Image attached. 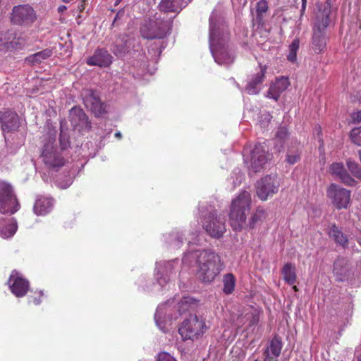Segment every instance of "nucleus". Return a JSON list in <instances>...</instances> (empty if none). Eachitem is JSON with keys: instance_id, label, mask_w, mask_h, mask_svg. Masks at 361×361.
Listing matches in <instances>:
<instances>
[{"instance_id": "11", "label": "nucleus", "mask_w": 361, "mask_h": 361, "mask_svg": "<svg viewBox=\"0 0 361 361\" xmlns=\"http://www.w3.org/2000/svg\"><path fill=\"white\" fill-rule=\"evenodd\" d=\"M329 23V18L327 13H322V17L317 16V22L313 29L312 39V49L316 54L324 51L326 45V38L324 30Z\"/></svg>"}, {"instance_id": "50", "label": "nucleus", "mask_w": 361, "mask_h": 361, "mask_svg": "<svg viewBox=\"0 0 361 361\" xmlns=\"http://www.w3.org/2000/svg\"><path fill=\"white\" fill-rule=\"evenodd\" d=\"M262 118H264V121L262 122L261 125L263 126V127H265L267 123H268L271 118V116L269 114H264L262 115Z\"/></svg>"}, {"instance_id": "21", "label": "nucleus", "mask_w": 361, "mask_h": 361, "mask_svg": "<svg viewBox=\"0 0 361 361\" xmlns=\"http://www.w3.org/2000/svg\"><path fill=\"white\" fill-rule=\"evenodd\" d=\"M329 171L346 185L354 186L356 184L355 180L348 173L341 162L333 163L329 167Z\"/></svg>"}, {"instance_id": "28", "label": "nucleus", "mask_w": 361, "mask_h": 361, "mask_svg": "<svg viewBox=\"0 0 361 361\" xmlns=\"http://www.w3.org/2000/svg\"><path fill=\"white\" fill-rule=\"evenodd\" d=\"M186 4L184 0H161L159 7L164 13H179Z\"/></svg>"}, {"instance_id": "53", "label": "nucleus", "mask_w": 361, "mask_h": 361, "mask_svg": "<svg viewBox=\"0 0 361 361\" xmlns=\"http://www.w3.org/2000/svg\"><path fill=\"white\" fill-rule=\"evenodd\" d=\"M115 137H118V138H121V133L120 132H117L115 133Z\"/></svg>"}, {"instance_id": "61", "label": "nucleus", "mask_w": 361, "mask_h": 361, "mask_svg": "<svg viewBox=\"0 0 361 361\" xmlns=\"http://www.w3.org/2000/svg\"><path fill=\"white\" fill-rule=\"evenodd\" d=\"M63 1L66 2V1H67V0H63Z\"/></svg>"}, {"instance_id": "25", "label": "nucleus", "mask_w": 361, "mask_h": 361, "mask_svg": "<svg viewBox=\"0 0 361 361\" xmlns=\"http://www.w3.org/2000/svg\"><path fill=\"white\" fill-rule=\"evenodd\" d=\"M289 85V82L287 78L281 77L277 78L276 81L269 87L267 93V97L277 101L281 94L284 92Z\"/></svg>"}, {"instance_id": "35", "label": "nucleus", "mask_w": 361, "mask_h": 361, "mask_svg": "<svg viewBox=\"0 0 361 361\" xmlns=\"http://www.w3.org/2000/svg\"><path fill=\"white\" fill-rule=\"evenodd\" d=\"M282 348V342L280 338L275 336L271 341L269 345L265 351L266 356L270 357L272 355L274 357H277L279 356Z\"/></svg>"}, {"instance_id": "39", "label": "nucleus", "mask_w": 361, "mask_h": 361, "mask_svg": "<svg viewBox=\"0 0 361 361\" xmlns=\"http://www.w3.org/2000/svg\"><path fill=\"white\" fill-rule=\"evenodd\" d=\"M268 10V4L266 0H259L256 6L257 11V20L262 22L263 20L264 15Z\"/></svg>"}, {"instance_id": "38", "label": "nucleus", "mask_w": 361, "mask_h": 361, "mask_svg": "<svg viewBox=\"0 0 361 361\" xmlns=\"http://www.w3.org/2000/svg\"><path fill=\"white\" fill-rule=\"evenodd\" d=\"M300 47V40L298 38L293 39L288 47V54L287 59L290 62H295L297 59V52Z\"/></svg>"}, {"instance_id": "60", "label": "nucleus", "mask_w": 361, "mask_h": 361, "mask_svg": "<svg viewBox=\"0 0 361 361\" xmlns=\"http://www.w3.org/2000/svg\"><path fill=\"white\" fill-rule=\"evenodd\" d=\"M360 245H361V238L357 240Z\"/></svg>"}, {"instance_id": "29", "label": "nucleus", "mask_w": 361, "mask_h": 361, "mask_svg": "<svg viewBox=\"0 0 361 361\" xmlns=\"http://www.w3.org/2000/svg\"><path fill=\"white\" fill-rule=\"evenodd\" d=\"M334 273L336 275L337 280L339 281H343L348 278L349 276V270L345 259H338L334 262Z\"/></svg>"}, {"instance_id": "58", "label": "nucleus", "mask_w": 361, "mask_h": 361, "mask_svg": "<svg viewBox=\"0 0 361 361\" xmlns=\"http://www.w3.org/2000/svg\"><path fill=\"white\" fill-rule=\"evenodd\" d=\"M3 5H4V4L2 3V1H1V0H0V8H1V9H3V8H2V6H3Z\"/></svg>"}, {"instance_id": "2", "label": "nucleus", "mask_w": 361, "mask_h": 361, "mask_svg": "<svg viewBox=\"0 0 361 361\" xmlns=\"http://www.w3.org/2000/svg\"><path fill=\"white\" fill-rule=\"evenodd\" d=\"M196 264V276L203 283H211L224 269L219 255L212 250H196L185 253L183 264Z\"/></svg>"}, {"instance_id": "10", "label": "nucleus", "mask_w": 361, "mask_h": 361, "mask_svg": "<svg viewBox=\"0 0 361 361\" xmlns=\"http://www.w3.org/2000/svg\"><path fill=\"white\" fill-rule=\"evenodd\" d=\"M41 159L44 165L52 170H58L65 164L66 160L54 140H49L42 147Z\"/></svg>"}, {"instance_id": "1", "label": "nucleus", "mask_w": 361, "mask_h": 361, "mask_svg": "<svg viewBox=\"0 0 361 361\" xmlns=\"http://www.w3.org/2000/svg\"><path fill=\"white\" fill-rule=\"evenodd\" d=\"M229 33L221 13L214 9L209 18V49L214 61L228 66L234 61L233 51L227 45Z\"/></svg>"}, {"instance_id": "37", "label": "nucleus", "mask_w": 361, "mask_h": 361, "mask_svg": "<svg viewBox=\"0 0 361 361\" xmlns=\"http://www.w3.org/2000/svg\"><path fill=\"white\" fill-rule=\"evenodd\" d=\"M166 240L173 247H179L183 242V234L179 231H174L168 235Z\"/></svg>"}, {"instance_id": "26", "label": "nucleus", "mask_w": 361, "mask_h": 361, "mask_svg": "<svg viewBox=\"0 0 361 361\" xmlns=\"http://www.w3.org/2000/svg\"><path fill=\"white\" fill-rule=\"evenodd\" d=\"M54 207V200L48 197H39L36 200L34 205V212L37 215H46L49 213Z\"/></svg>"}, {"instance_id": "24", "label": "nucleus", "mask_w": 361, "mask_h": 361, "mask_svg": "<svg viewBox=\"0 0 361 361\" xmlns=\"http://www.w3.org/2000/svg\"><path fill=\"white\" fill-rule=\"evenodd\" d=\"M112 62V57L106 50L99 49L95 51L93 56L88 58L87 63L90 66L100 67L109 66Z\"/></svg>"}, {"instance_id": "47", "label": "nucleus", "mask_w": 361, "mask_h": 361, "mask_svg": "<svg viewBox=\"0 0 361 361\" xmlns=\"http://www.w3.org/2000/svg\"><path fill=\"white\" fill-rule=\"evenodd\" d=\"M36 296L33 297L32 300H29V303L32 302L35 305H39L41 303V298L44 295L43 291L39 290L37 293H35Z\"/></svg>"}, {"instance_id": "6", "label": "nucleus", "mask_w": 361, "mask_h": 361, "mask_svg": "<svg viewBox=\"0 0 361 361\" xmlns=\"http://www.w3.org/2000/svg\"><path fill=\"white\" fill-rule=\"evenodd\" d=\"M199 209L202 218V227L207 233L215 238L223 236L226 231L224 216L218 214L212 206L200 205Z\"/></svg>"}, {"instance_id": "52", "label": "nucleus", "mask_w": 361, "mask_h": 361, "mask_svg": "<svg viewBox=\"0 0 361 361\" xmlns=\"http://www.w3.org/2000/svg\"><path fill=\"white\" fill-rule=\"evenodd\" d=\"M66 9V6L61 5L58 7L59 13H63Z\"/></svg>"}, {"instance_id": "32", "label": "nucleus", "mask_w": 361, "mask_h": 361, "mask_svg": "<svg viewBox=\"0 0 361 361\" xmlns=\"http://www.w3.org/2000/svg\"><path fill=\"white\" fill-rule=\"evenodd\" d=\"M329 237L334 240V241L343 247H348V238L341 232V231L336 226H331L329 231Z\"/></svg>"}, {"instance_id": "5", "label": "nucleus", "mask_w": 361, "mask_h": 361, "mask_svg": "<svg viewBox=\"0 0 361 361\" xmlns=\"http://www.w3.org/2000/svg\"><path fill=\"white\" fill-rule=\"evenodd\" d=\"M252 196L250 192L243 190L231 200L229 210L231 226L235 231H240L246 223L250 211Z\"/></svg>"}, {"instance_id": "57", "label": "nucleus", "mask_w": 361, "mask_h": 361, "mask_svg": "<svg viewBox=\"0 0 361 361\" xmlns=\"http://www.w3.org/2000/svg\"><path fill=\"white\" fill-rule=\"evenodd\" d=\"M122 0H116L115 5H118Z\"/></svg>"}, {"instance_id": "9", "label": "nucleus", "mask_w": 361, "mask_h": 361, "mask_svg": "<svg viewBox=\"0 0 361 361\" xmlns=\"http://www.w3.org/2000/svg\"><path fill=\"white\" fill-rule=\"evenodd\" d=\"M268 159L266 147L262 144L255 145L249 154L244 155V161L250 176L263 170Z\"/></svg>"}, {"instance_id": "44", "label": "nucleus", "mask_w": 361, "mask_h": 361, "mask_svg": "<svg viewBox=\"0 0 361 361\" xmlns=\"http://www.w3.org/2000/svg\"><path fill=\"white\" fill-rule=\"evenodd\" d=\"M156 361H177L170 353L166 352L159 353L156 357Z\"/></svg>"}, {"instance_id": "30", "label": "nucleus", "mask_w": 361, "mask_h": 361, "mask_svg": "<svg viewBox=\"0 0 361 361\" xmlns=\"http://www.w3.org/2000/svg\"><path fill=\"white\" fill-rule=\"evenodd\" d=\"M18 228L17 221L15 219H7L4 224H0V236L3 238L12 237Z\"/></svg>"}, {"instance_id": "31", "label": "nucleus", "mask_w": 361, "mask_h": 361, "mask_svg": "<svg viewBox=\"0 0 361 361\" xmlns=\"http://www.w3.org/2000/svg\"><path fill=\"white\" fill-rule=\"evenodd\" d=\"M267 211L262 207H258L249 220L250 228H253L256 226L262 224L267 220Z\"/></svg>"}, {"instance_id": "41", "label": "nucleus", "mask_w": 361, "mask_h": 361, "mask_svg": "<svg viewBox=\"0 0 361 361\" xmlns=\"http://www.w3.org/2000/svg\"><path fill=\"white\" fill-rule=\"evenodd\" d=\"M244 179V174L240 169H235L231 173V180H232L233 187L238 186Z\"/></svg>"}, {"instance_id": "56", "label": "nucleus", "mask_w": 361, "mask_h": 361, "mask_svg": "<svg viewBox=\"0 0 361 361\" xmlns=\"http://www.w3.org/2000/svg\"><path fill=\"white\" fill-rule=\"evenodd\" d=\"M293 290H294V291H295V292L298 290V288H297V286H293Z\"/></svg>"}, {"instance_id": "23", "label": "nucleus", "mask_w": 361, "mask_h": 361, "mask_svg": "<svg viewBox=\"0 0 361 361\" xmlns=\"http://www.w3.org/2000/svg\"><path fill=\"white\" fill-rule=\"evenodd\" d=\"M259 319V310L253 307H248L238 317L236 324L238 326L247 324V326L252 327L257 325Z\"/></svg>"}, {"instance_id": "46", "label": "nucleus", "mask_w": 361, "mask_h": 361, "mask_svg": "<svg viewBox=\"0 0 361 361\" xmlns=\"http://www.w3.org/2000/svg\"><path fill=\"white\" fill-rule=\"evenodd\" d=\"M288 135V130L286 128H280L276 133V139L279 140H284Z\"/></svg>"}, {"instance_id": "8", "label": "nucleus", "mask_w": 361, "mask_h": 361, "mask_svg": "<svg viewBox=\"0 0 361 361\" xmlns=\"http://www.w3.org/2000/svg\"><path fill=\"white\" fill-rule=\"evenodd\" d=\"M207 330L204 320L197 315H190L181 324L178 329L183 340L195 341L202 338Z\"/></svg>"}, {"instance_id": "4", "label": "nucleus", "mask_w": 361, "mask_h": 361, "mask_svg": "<svg viewBox=\"0 0 361 361\" xmlns=\"http://www.w3.org/2000/svg\"><path fill=\"white\" fill-rule=\"evenodd\" d=\"M197 305V301L189 296L183 297L177 305V312L171 314V305L168 303L158 306L154 314V320L158 328L163 332L171 329L173 320H176L182 314L192 310Z\"/></svg>"}, {"instance_id": "43", "label": "nucleus", "mask_w": 361, "mask_h": 361, "mask_svg": "<svg viewBox=\"0 0 361 361\" xmlns=\"http://www.w3.org/2000/svg\"><path fill=\"white\" fill-rule=\"evenodd\" d=\"M73 181V176L68 175L64 180L63 179H58L56 180V185L62 189H66L68 188Z\"/></svg>"}, {"instance_id": "54", "label": "nucleus", "mask_w": 361, "mask_h": 361, "mask_svg": "<svg viewBox=\"0 0 361 361\" xmlns=\"http://www.w3.org/2000/svg\"><path fill=\"white\" fill-rule=\"evenodd\" d=\"M264 361H273L270 357L266 356Z\"/></svg>"}, {"instance_id": "16", "label": "nucleus", "mask_w": 361, "mask_h": 361, "mask_svg": "<svg viewBox=\"0 0 361 361\" xmlns=\"http://www.w3.org/2000/svg\"><path fill=\"white\" fill-rule=\"evenodd\" d=\"M82 95L84 105L95 116H102L106 113V106L101 102L97 92L92 90L87 89L83 91Z\"/></svg>"}, {"instance_id": "22", "label": "nucleus", "mask_w": 361, "mask_h": 361, "mask_svg": "<svg viewBox=\"0 0 361 361\" xmlns=\"http://www.w3.org/2000/svg\"><path fill=\"white\" fill-rule=\"evenodd\" d=\"M20 43L16 41V33L12 30L0 32V51L18 49Z\"/></svg>"}, {"instance_id": "20", "label": "nucleus", "mask_w": 361, "mask_h": 361, "mask_svg": "<svg viewBox=\"0 0 361 361\" xmlns=\"http://www.w3.org/2000/svg\"><path fill=\"white\" fill-rule=\"evenodd\" d=\"M266 67H260L259 71L252 75L247 80L245 91L251 95L257 94L262 88L264 80Z\"/></svg>"}, {"instance_id": "17", "label": "nucleus", "mask_w": 361, "mask_h": 361, "mask_svg": "<svg viewBox=\"0 0 361 361\" xmlns=\"http://www.w3.org/2000/svg\"><path fill=\"white\" fill-rule=\"evenodd\" d=\"M8 283L11 293L18 298L25 296L30 287L28 281L17 271H12Z\"/></svg>"}, {"instance_id": "33", "label": "nucleus", "mask_w": 361, "mask_h": 361, "mask_svg": "<svg viewBox=\"0 0 361 361\" xmlns=\"http://www.w3.org/2000/svg\"><path fill=\"white\" fill-rule=\"evenodd\" d=\"M281 273L285 282L289 285H293L296 282L297 275L295 267L291 263H286L282 268Z\"/></svg>"}, {"instance_id": "36", "label": "nucleus", "mask_w": 361, "mask_h": 361, "mask_svg": "<svg viewBox=\"0 0 361 361\" xmlns=\"http://www.w3.org/2000/svg\"><path fill=\"white\" fill-rule=\"evenodd\" d=\"M223 291L226 294H231L235 286V279L232 274H226L223 279Z\"/></svg>"}, {"instance_id": "45", "label": "nucleus", "mask_w": 361, "mask_h": 361, "mask_svg": "<svg viewBox=\"0 0 361 361\" xmlns=\"http://www.w3.org/2000/svg\"><path fill=\"white\" fill-rule=\"evenodd\" d=\"M60 145L61 149H66L70 145L68 137L62 132L60 135Z\"/></svg>"}, {"instance_id": "12", "label": "nucleus", "mask_w": 361, "mask_h": 361, "mask_svg": "<svg viewBox=\"0 0 361 361\" xmlns=\"http://www.w3.org/2000/svg\"><path fill=\"white\" fill-rule=\"evenodd\" d=\"M20 209V204L13 195L11 185L0 181V212L13 214Z\"/></svg>"}, {"instance_id": "48", "label": "nucleus", "mask_w": 361, "mask_h": 361, "mask_svg": "<svg viewBox=\"0 0 361 361\" xmlns=\"http://www.w3.org/2000/svg\"><path fill=\"white\" fill-rule=\"evenodd\" d=\"M298 159H299V157L297 154H293V155L288 154L287 155V161L290 164H293L296 163Z\"/></svg>"}, {"instance_id": "40", "label": "nucleus", "mask_w": 361, "mask_h": 361, "mask_svg": "<svg viewBox=\"0 0 361 361\" xmlns=\"http://www.w3.org/2000/svg\"><path fill=\"white\" fill-rule=\"evenodd\" d=\"M346 165L350 173L357 178L361 179V167L355 161L348 159L346 161Z\"/></svg>"}, {"instance_id": "42", "label": "nucleus", "mask_w": 361, "mask_h": 361, "mask_svg": "<svg viewBox=\"0 0 361 361\" xmlns=\"http://www.w3.org/2000/svg\"><path fill=\"white\" fill-rule=\"evenodd\" d=\"M352 142L359 146H361V127L353 128L350 134Z\"/></svg>"}, {"instance_id": "34", "label": "nucleus", "mask_w": 361, "mask_h": 361, "mask_svg": "<svg viewBox=\"0 0 361 361\" xmlns=\"http://www.w3.org/2000/svg\"><path fill=\"white\" fill-rule=\"evenodd\" d=\"M52 55V51L46 49L34 54H32L25 59V61L31 65H38L44 60L49 59Z\"/></svg>"}, {"instance_id": "55", "label": "nucleus", "mask_w": 361, "mask_h": 361, "mask_svg": "<svg viewBox=\"0 0 361 361\" xmlns=\"http://www.w3.org/2000/svg\"><path fill=\"white\" fill-rule=\"evenodd\" d=\"M305 9V3H303V4H302V6L301 11H302V12H304Z\"/></svg>"}, {"instance_id": "18", "label": "nucleus", "mask_w": 361, "mask_h": 361, "mask_svg": "<svg viewBox=\"0 0 361 361\" xmlns=\"http://www.w3.org/2000/svg\"><path fill=\"white\" fill-rule=\"evenodd\" d=\"M0 122L4 134L15 132L20 126L18 115L10 109L0 111Z\"/></svg>"}, {"instance_id": "7", "label": "nucleus", "mask_w": 361, "mask_h": 361, "mask_svg": "<svg viewBox=\"0 0 361 361\" xmlns=\"http://www.w3.org/2000/svg\"><path fill=\"white\" fill-rule=\"evenodd\" d=\"M171 23L170 20L160 18L146 20L140 27L141 35L147 39L164 38L169 33Z\"/></svg>"}, {"instance_id": "51", "label": "nucleus", "mask_w": 361, "mask_h": 361, "mask_svg": "<svg viewBox=\"0 0 361 361\" xmlns=\"http://www.w3.org/2000/svg\"><path fill=\"white\" fill-rule=\"evenodd\" d=\"M355 356L357 361H361V346L356 349Z\"/></svg>"}, {"instance_id": "59", "label": "nucleus", "mask_w": 361, "mask_h": 361, "mask_svg": "<svg viewBox=\"0 0 361 361\" xmlns=\"http://www.w3.org/2000/svg\"><path fill=\"white\" fill-rule=\"evenodd\" d=\"M358 154H359L360 160L361 161V149L359 150Z\"/></svg>"}, {"instance_id": "27", "label": "nucleus", "mask_w": 361, "mask_h": 361, "mask_svg": "<svg viewBox=\"0 0 361 361\" xmlns=\"http://www.w3.org/2000/svg\"><path fill=\"white\" fill-rule=\"evenodd\" d=\"M130 46L131 42L130 38L126 35H121L115 40L111 51L117 56H122L128 51Z\"/></svg>"}, {"instance_id": "14", "label": "nucleus", "mask_w": 361, "mask_h": 361, "mask_svg": "<svg viewBox=\"0 0 361 361\" xmlns=\"http://www.w3.org/2000/svg\"><path fill=\"white\" fill-rule=\"evenodd\" d=\"M326 192L327 196L336 209H347L350 205L351 200V192L350 190L332 183L328 188Z\"/></svg>"}, {"instance_id": "3", "label": "nucleus", "mask_w": 361, "mask_h": 361, "mask_svg": "<svg viewBox=\"0 0 361 361\" xmlns=\"http://www.w3.org/2000/svg\"><path fill=\"white\" fill-rule=\"evenodd\" d=\"M179 267L180 263L177 259L157 262L154 269L155 281L152 285L147 286L145 284V278L142 276L137 280V285L142 287L144 290L157 294L162 293L166 289L169 283L175 279Z\"/></svg>"}, {"instance_id": "49", "label": "nucleus", "mask_w": 361, "mask_h": 361, "mask_svg": "<svg viewBox=\"0 0 361 361\" xmlns=\"http://www.w3.org/2000/svg\"><path fill=\"white\" fill-rule=\"evenodd\" d=\"M352 119L355 123H360L361 122V110L353 113L352 115Z\"/></svg>"}, {"instance_id": "15", "label": "nucleus", "mask_w": 361, "mask_h": 361, "mask_svg": "<svg viewBox=\"0 0 361 361\" xmlns=\"http://www.w3.org/2000/svg\"><path fill=\"white\" fill-rule=\"evenodd\" d=\"M279 181L276 176H266L257 183V195L266 201L279 191Z\"/></svg>"}, {"instance_id": "19", "label": "nucleus", "mask_w": 361, "mask_h": 361, "mask_svg": "<svg viewBox=\"0 0 361 361\" xmlns=\"http://www.w3.org/2000/svg\"><path fill=\"white\" fill-rule=\"evenodd\" d=\"M69 121L74 130L81 131L90 128L87 116L79 107H73L69 112Z\"/></svg>"}, {"instance_id": "13", "label": "nucleus", "mask_w": 361, "mask_h": 361, "mask_svg": "<svg viewBox=\"0 0 361 361\" xmlns=\"http://www.w3.org/2000/svg\"><path fill=\"white\" fill-rule=\"evenodd\" d=\"M36 19V12L29 4L18 5L13 8L11 20L16 25L29 26Z\"/></svg>"}]
</instances>
